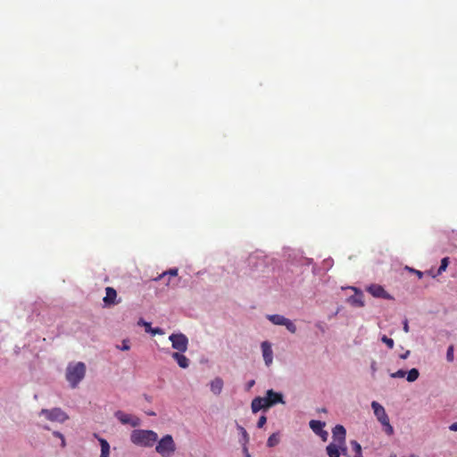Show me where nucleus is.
<instances>
[{
    "label": "nucleus",
    "instance_id": "a211bd4d",
    "mask_svg": "<svg viewBox=\"0 0 457 457\" xmlns=\"http://www.w3.org/2000/svg\"><path fill=\"white\" fill-rule=\"evenodd\" d=\"M95 436L98 439L101 446L100 457H110V445L107 440L103 437H99L96 434H95Z\"/></svg>",
    "mask_w": 457,
    "mask_h": 457
},
{
    "label": "nucleus",
    "instance_id": "6e6552de",
    "mask_svg": "<svg viewBox=\"0 0 457 457\" xmlns=\"http://www.w3.org/2000/svg\"><path fill=\"white\" fill-rule=\"evenodd\" d=\"M264 400L265 404L268 407L273 406L278 403H284L283 395L279 393L274 392L272 389L267 391Z\"/></svg>",
    "mask_w": 457,
    "mask_h": 457
},
{
    "label": "nucleus",
    "instance_id": "393cba45",
    "mask_svg": "<svg viewBox=\"0 0 457 457\" xmlns=\"http://www.w3.org/2000/svg\"><path fill=\"white\" fill-rule=\"evenodd\" d=\"M351 445L353 450L355 452L354 457H362L361 445L357 441H352Z\"/></svg>",
    "mask_w": 457,
    "mask_h": 457
},
{
    "label": "nucleus",
    "instance_id": "4468645a",
    "mask_svg": "<svg viewBox=\"0 0 457 457\" xmlns=\"http://www.w3.org/2000/svg\"><path fill=\"white\" fill-rule=\"evenodd\" d=\"M353 290H354V295H351L347 301L350 304L357 307H362L364 306V300H363V294L361 291H359L355 287H352Z\"/></svg>",
    "mask_w": 457,
    "mask_h": 457
},
{
    "label": "nucleus",
    "instance_id": "cd10ccee",
    "mask_svg": "<svg viewBox=\"0 0 457 457\" xmlns=\"http://www.w3.org/2000/svg\"><path fill=\"white\" fill-rule=\"evenodd\" d=\"M382 342L385 343L388 348L393 349L395 345V342L392 338L387 337L386 336H383L381 338Z\"/></svg>",
    "mask_w": 457,
    "mask_h": 457
},
{
    "label": "nucleus",
    "instance_id": "2f4dec72",
    "mask_svg": "<svg viewBox=\"0 0 457 457\" xmlns=\"http://www.w3.org/2000/svg\"><path fill=\"white\" fill-rule=\"evenodd\" d=\"M405 375H406V372L404 370H399L394 373H391L390 376L394 378H403Z\"/></svg>",
    "mask_w": 457,
    "mask_h": 457
},
{
    "label": "nucleus",
    "instance_id": "79ce46f5",
    "mask_svg": "<svg viewBox=\"0 0 457 457\" xmlns=\"http://www.w3.org/2000/svg\"><path fill=\"white\" fill-rule=\"evenodd\" d=\"M254 385V380H251L248 382V388L252 387Z\"/></svg>",
    "mask_w": 457,
    "mask_h": 457
},
{
    "label": "nucleus",
    "instance_id": "58836bf2",
    "mask_svg": "<svg viewBox=\"0 0 457 457\" xmlns=\"http://www.w3.org/2000/svg\"><path fill=\"white\" fill-rule=\"evenodd\" d=\"M346 452H347V448H346V445L345 444L342 445V447H340V454L343 453V454H346Z\"/></svg>",
    "mask_w": 457,
    "mask_h": 457
},
{
    "label": "nucleus",
    "instance_id": "0eeeda50",
    "mask_svg": "<svg viewBox=\"0 0 457 457\" xmlns=\"http://www.w3.org/2000/svg\"><path fill=\"white\" fill-rule=\"evenodd\" d=\"M115 418L124 425H130L133 428L140 426L141 420L138 417L125 413L122 411H117L114 413Z\"/></svg>",
    "mask_w": 457,
    "mask_h": 457
},
{
    "label": "nucleus",
    "instance_id": "4c0bfd02",
    "mask_svg": "<svg viewBox=\"0 0 457 457\" xmlns=\"http://www.w3.org/2000/svg\"><path fill=\"white\" fill-rule=\"evenodd\" d=\"M403 330L404 332L408 333L409 332V325H408V321L407 320H404L403 322Z\"/></svg>",
    "mask_w": 457,
    "mask_h": 457
},
{
    "label": "nucleus",
    "instance_id": "bb28decb",
    "mask_svg": "<svg viewBox=\"0 0 457 457\" xmlns=\"http://www.w3.org/2000/svg\"><path fill=\"white\" fill-rule=\"evenodd\" d=\"M284 326L291 333L294 334L296 332V326L289 319H287V320L286 321V324Z\"/></svg>",
    "mask_w": 457,
    "mask_h": 457
},
{
    "label": "nucleus",
    "instance_id": "423d86ee",
    "mask_svg": "<svg viewBox=\"0 0 457 457\" xmlns=\"http://www.w3.org/2000/svg\"><path fill=\"white\" fill-rule=\"evenodd\" d=\"M169 339L171 342L172 348L178 351L177 353H185L187 350L188 339L184 334H171Z\"/></svg>",
    "mask_w": 457,
    "mask_h": 457
},
{
    "label": "nucleus",
    "instance_id": "4be33fe9",
    "mask_svg": "<svg viewBox=\"0 0 457 457\" xmlns=\"http://www.w3.org/2000/svg\"><path fill=\"white\" fill-rule=\"evenodd\" d=\"M167 275L170 277H177L178 276V269H170L167 271L162 272L161 275H159L156 278H154L155 281L160 280L163 278H165Z\"/></svg>",
    "mask_w": 457,
    "mask_h": 457
},
{
    "label": "nucleus",
    "instance_id": "9b49d317",
    "mask_svg": "<svg viewBox=\"0 0 457 457\" xmlns=\"http://www.w3.org/2000/svg\"><path fill=\"white\" fill-rule=\"evenodd\" d=\"M310 428L312 429V431L316 434L320 436L323 440L327 439L328 432L323 430V428L325 427V422H322L320 420H312L309 423Z\"/></svg>",
    "mask_w": 457,
    "mask_h": 457
},
{
    "label": "nucleus",
    "instance_id": "f3484780",
    "mask_svg": "<svg viewBox=\"0 0 457 457\" xmlns=\"http://www.w3.org/2000/svg\"><path fill=\"white\" fill-rule=\"evenodd\" d=\"M343 445L337 444V443H330L326 447V452L328 455V457H340V447H342Z\"/></svg>",
    "mask_w": 457,
    "mask_h": 457
},
{
    "label": "nucleus",
    "instance_id": "6ab92c4d",
    "mask_svg": "<svg viewBox=\"0 0 457 457\" xmlns=\"http://www.w3.org/2000/svg\"><path fill=\"white\" fill-rule=\"evenodd\" d=\"M223 387V380L220 378H215L211 382V390L214 395H220Z\"/></svg>",
    "mask_w": 457,
    "mask_h": 457
},
{
    "label": "nucleus",
    "instance_id": "2eb2a0df",
    "mask_svg": "<svg viewBox=\"0 0 457 457\" xmlns=\"http://www.w3.org/2000/svg\"><path fill=\"white\" fill-rule=\"evenodd\" d=\"M171 356L180 368L187 369L189 366V359L183 353H172Z\"/></svg>",
    "mask_w": 457,
    "mask_h": 457
},
{
    "label": "nucleus",
    "instance_id": "f704fd0d",
    "mask_svg": "<svg viewBox=\"0 0 457 457\" xmlns=\"http://www.w3.org/2000/svg\"><path fill=\"white\" fill-rule=\"evenodd\" d=\"M243 453L245 457H251V454L249 453L247 445L242 444Z\"/></svg>",
    "mask_w": 457,
    "mask_h": 457
},
{
    "label": "nucleus",
    "instance_id": "f8f14e48",
    "mask_svg": "<svg viewBox=\"0 0 457 457\" xmlns=\"http://www.w3.org/2000/svg\"><path fill=\"white\" fill-rule=\"evenodd\" d=\"M261 346H262V356H263L265 364L267 366H270L273 361V352L271 349V345L269 342L264 341L262 343Z\"/></svg>",
    "mask_w": 457,
    "mask_h": 457
},
{
    "label": "nucleus",
    "instance_id": "9d476101",
    "mask_svg": "<svg viewBox=\"0 0 457 457\" xmlns=\"http://www.w3.org/2000/svg\"><path fill=\"white\" fill-rule=\"evenodd\" d=\"M368 292L374 297L391 299L390 295L379 285H371L368 287Z\"/></svg>",
    "mask_w": 457,
    "mask_h": 457
},
{
    "label": "nucleus",
    "instance_id": "dca6fc26",
    "mask_svg": "<svg viewBox=\"0 0 457 457\" xmlns=\"http://www.w3.org/2000/svg\"><path fill=\"white\" fill-rule=\"evenodd\" d=\"M251 408L253 413L258 412L262 409L269 408L265 404L264 397H255L251 403Z\"/></svg>",
    "mask_w": 457,
    "mask_h": 457
},
{
    "label": "nucleus",
    "instance_id": "a878e982",
    "mask_svg": "<svg viewBox=\"0 0 457 457\" xmlns=\"http://www.w3.org/2000/svg\"><path fill=\"white\" fill-rule=\"evenodd\" d=\"M238 429H242V444L247 445L249 443V435L242 426H237Z\"/></svg>",
    "mask_w": 457,
    "mask_h": 457
},
{
    "label": "nucleus",
    "instance_id": "f03ea898",
    "mask_svg": "<svg viewBox=\"0 0 457 457\" xmlns=\"http://www.w3.org/2000/svg\"><path fill=\"white\" fill-rule=\"evenodd\" d=\"M86 374V365L83 362H77L74 365H69L66 370V379L72 388H75L84 378Z\"/></svg>",
    "mask_w": 457,
    "mask_h": 457
},
{
    "label": "nucleus",
    "instance_id": "b1692460",
    "mask_svg": "<svg viewBox=\"0 0 457 457\" xmlns=\"http://www.w3.org/2000/svg\"><path fill=\"white\" fill-rule=\"evenodd\" d=\"M279 442V438L277 434H272L270 436V437L268 438V441H267V445L269 447H273L275 445H277Z\"/></svg>",
    "mask_w": 457,
    "mask_h": 457
},
{
    "label": "nucleus",
    "instance_id": "39448f33",
    "mask_svg": "<svg viewBox=\"0 0 457 457\" xmlns=\"http://www.w3.org/2000/svg\"><path fill=\"white\" fill-rule=\"evenodd\" d=\"M39 415H44L46 419L50 421L59 423H63L69 419L67 413L60 408H53L51 410L42 409Z\"/></svg>",
    "mask_w": 457,
    "mask_h": 457
},
{
    "label": "nucleus",
    "instance_id": "7c9ffc66",
    "mask_svg": "<svg viewBox=\"0 0 457 457\" xmlns=\"http://www.w3.org/2000/svg\"><path fill=\"white\" fill-rule=\"evenodd\" d=\"M138 324L139 325H143L145 327V332L151 333V330L153 329L152 327H151V323L146 322V321H145L143 320H140L138 321Z\"/></svg>",
    "mask_w": 457,
    "mask_h": 457
},
{
    "label": "nucleus",
    "instance_id": "7ed1b4c3",
    "mask_svg": "<svg viewBox=\"0 0 457 457\" xmlns=\"http://www.w3.org/2000/svg\"><path fill=\"white\" fill-rule=\"evenodd\" d=\"M155 451L162 457H171L176 452V444L170 435L162 436L155 446Z\"/></svg>",
    "mask_w": 457,
    "mask_h": 457
},
{
    "label": "nucleus",
    "instance_id": "1a4fd4ad",
    "mask_svg": "<svg viewBox=\"0 0 457 457\" xmlns=\"http://www.w3.org/2000/svg\"><path fill=\"white\" fill-rule=\"evenodd\" d=\"M332 434H333V436H332L333 437V442L332 443L345 445L346 431H345V428H344V426L337 425L333 428Z\"/></svg>",
    "mask_w": 457,
    "mask_h": 457
},
{
    "label": "nucleus",
    "instance_id": "ea45409f",
    "mask_svg": "<svg viewBox=\"0 0 457 457\" xmlns=\"http://www.w3.org/2000/svg\"><path fill=\"white\" fill-rule=\"evenodd\" d=\"M450 430L452 431H457V422H454L453 423L450 427H449Z\"/></svg>",
    "mask_w": 457,
    "mask_h": 457
},
{
    "label": "nucleus",
    "instance_id": "412c9836",
    "mask_svg": "<svg viewBox=\"0 0 457 457\" xmlns=\"http://www.w3.org/2000/svg\"><path fill=\"white\" fill-rule=\"evenodd\" d=\"M449 264V257H445L441 260L440 267L438 268L436 274H433L431 271H428V274L431 275L433 278L441 275L445 270L447 269Z\"/></svg>",
    "mask_w": 457,
    "mask_h": 457
},
{
    "label": "nucleus",
    "instance_id": "c85d7f7f",
    "mask_svg": "<svg viewBox=\"0 0 457 457\" xmlns=\"http://www.w3.org/2000/svg\"><path fill=\"white\" fill-rule=\"evenodd\" d=\"M453 351H454L453 345H450L447 349L446 359L450 362L453 361V359H454Z\"/></svg>",
    "mask_w": 457,
    "mask_h": 457
},
{
    "label": "nucleus",
    "instance_id": "c9c22d12",
    "mask_svg": "<svg viewBox=\"0 0 457 457\" xmlns=\"http://www.w3.org/2000/svg\"><path fill=\"white\" fill-rule=\"evenodd\" d=\"M151 334H152V335H157V334H158V335H162V334H163V331H162V328H153V329L151 330Z\"/></svg>",
    "mask_w": 457,
    "mask_h": 457
},
{
    "label": "nucleus",
    "instance_id": "72a5a7b5",
    "mask_svg": "<svg viewBox=\"0 0 457 457\" xmlns=\"http://www.w3.org/2000/svg\"><path fill=\"white\" fill-rule=\"evenodd\" d=\"M130 349V345H129V343L128 340H123L122 341V345L120 347V350L122 351H128Z\"/></svg>",
    "mask_w": 457,
    "mask_h": 457
},
{
    "label": "nucleus",
    "instance_id": "aec40b11",
    "mask_svg": "<svg viewBox=\"0 0 457 457\" xmlns=\"http://www.w3.org/2000/svg\"><path fill=\"white\" fill-rule=\"evenodd\" d=\"M267 318L273 324L280 325V326H284L286 324V321L287 320V318H286L282 315H279V314L268 315Z\"/></svg>",
    "mask_w": 457,
    "mask_h": 457
},
{
    "label": "nucleus",
    "instance_id": "37998d69",
    "mask_svg": "<svg viewBox=\"0 0 457 457\" xmlns=\"http://www.w3.org/2000/svg\"><path fill=\"white\" fill-rule=\"evenodd\" d=\"M44 428H45V429H47V430H49V429H50V428H49V427H47V426L44 427Z\"/></svg>",
    "mask_w": 457,
    "mask_h": 457
},
{
    "label": "nucleus",
    "instance_id": "a19ab883",
    "mask_svg": "<svg viewBox=\"0 0 457 457\" xmlns=\"http://www.w3.org/2000/svg\"><path fill=\"white\" fill-rule=\"evenodd\" d=\"M410 354V351H406L404 353L400 355L401 359H406Z\"/></svg>",
    "mask_w": 457,
    "mask_h": 457
},
{
    "label": "nucleus",
    "instance_id": "20e7f679",
    "mask_svg": "<svg viewBox=\"0 0 457 457\" xmlns=\"http://www.w3.org/2000/svg\"><path fill=\"white\" fill-rule=\"evenodd\" d=\"M374 414L378 420L384 426V430L386 435L391 436L394 434V428L390 425L388 415L386 412L385 408L376 401L371 403Z\"/></svg>",
    "mask_w": 457,
    "mask_h": 457
},
{
    "label": "nucleus",
    "instance_id": "e433bc0d",
    "mask_svg": "<svg viewBox=\"0 0 457 457\" xmlns=\"http://www.w3.org/2000/svg\"><path fill=\"white\" fill-rule=\"evenodd\" d=\"M410 270L413 273H415L419 278H422L423 277V272L420 271V270H414V269H410Z\"/></svg>",
    "mask_w": 457,
    "mask_h": 457
},
{
    "label": "nucleus",
    "instance_id": "f257e3e1",
    "mask_svg": "<svg viewBox=\"0 0 457 457\" xmlns=\"http://www.w3.org/2000/svg\"><path fill=\"white\" fill-rule=\"evenodd\" d=\"M132 444L141 447H152L158 441L156 432L148 429H134L130 434Z\"/></svg>",
    "mask_w": 457,
    "mask_h": 457
},
{
    "label": "nucleus",
    "instance_id": "5701e85b",
    "mask_svg": "<svg viewBox=\"0 0 457 457\" xmlns=\"http://www.w3.org/2000/svg\"><path fill=\"white\" fill-rule=\"evenodd\" d=\"M419 376H420L419 370L417 369L413 368L408 371L407 380L409 382H414L415 380L418 379Z\"/></svg>",
    "mask_w": 457,
    "mask_h": 457
},
{
    "label": "nucleus",
    "instance_id": "ddd939ff",
    "mask_svg": "<svg viewBox=\"0 0 457 457\" xmlns=\"http://www.w3.org/2000/svg\"><path fill=\"white\" fill-rule=\"evenodd\" d=\"M117 298V292L113 287H107L105 288V296L104 297V303L105 305H114L119 303V301H116Z\"/></svg>",
    "mask_w": 457,
    "mask_h": 457
},
{
    "label": "nucleus",
    "instance_id": "473e14b6",
    "mask_svg": "<svg viewBox=\"0 0 457 457\" xmlns=\"http://www.w3.org/2000/svg\"><path fill=\"white\" fill-rule=\"evenodd\" d=\"M266 421H267V418L264 415L261 416L257 422V427L262 428L265 425Z\"/></svg>",
    "mask_w": 457,
    "mask_h": 457
},
{
    "label": "nucleus",
    "instance_id": "c756f323",
    "mask_svg": "<svg viewBox=\"0 0 457 457\" xmlns=\"http://www.w3.org/2000/svg\"><path fill=\"white\" fill-rule=\"evenodd\" d=\"M53 435L55 437H58V438L61 439V446H62V448H64L66 446V442H65L64 436L62 433L58 432V431H54Z\"/></svg>",
    "mask_w": 457,
    "mask_h": 457
}]
</instances>
